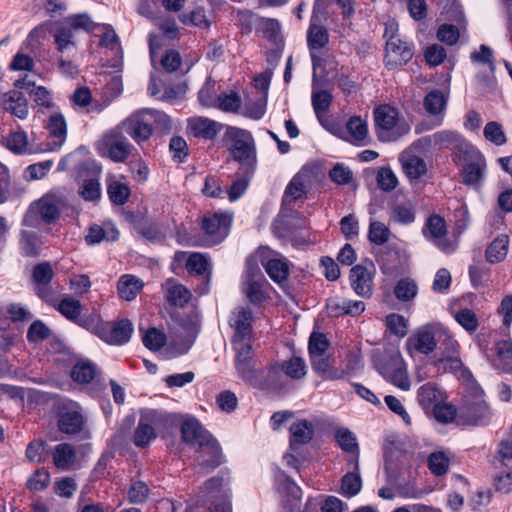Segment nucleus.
Here are the masks:
<instances>
[{
	"label": "nucleus",
	"mask_w": 512,
	"mask_h": 512,
	"mask_svg": "<svg viewBox=\"0 0 512 512\" xmlns=\"http://www.w3.org/2000/svg\"><path fill=\"white\" fill-rule=\"evenodd\" d=\"M232 217L224 213H214L203 216L201 220L202 237H182L179 233L178 241L188 246L210 247L222 242L229 234Z\"/></svg>",
	"instance_id": "1"
},
{
	"label": "nucleus",
	"mask_w": 512,
	"mask_h": 512,
	"mask_svg": "<svg viewBox=\"0 0 512 512\" xmlns=\"http://www.w3.org/2000/svg\"><path fill=\"white\" fill-rule=\"evenodd\" d=\"M375 129L377 137L382 142H393L410 131V125L398 110L381 105L374 110Z\"/></svg>",
	"instance_id": "2"
},
{
	"label": "nucleus",
	"mask_w": 512,
	"mask_h": 512,
	"mask_svg": "<svg viewBox=\"0 0 512 512\" xmlns=\"http://www.w3.org/2000/svg\"><path fill=\"white\" fill-rule=\"evenodd\" d=\"M228 134L232 141L230 151L233 159L241 165V170L245 171L247 176H252L257 164L252 135L248 131L238 128H232Z\"/></svg>",
	"instance_id": "3"
},
{
	"label": "nucleus",
	"mask_w": 512,
	"mask_h": 512,
	"mask_svg": "<svg viewBox=\"0 0 512 512\" xmlns=\"http://www.w3.org/2000/svg\"><path fill=\"white\" fill-rule=\"evenodd\" d=\"M60 216L58 200L52 195H45L33 202L26 212L23 224L29 227H39L41 223L50 224Z\"/></svg>",
	"instance_id": "4"
},
{
	"label": "nucleus",
	"mask_w": 512,
	"mask_h": 512,
	"mask_svg": "<svg viewBox=\"0 0 512 512\" xmlns=\"http://www.w3.org/2000/svg\"><path fill=\"white\" fill-rule=\"evenodd\" d=\"M243 282L244 293L252 304L257 305L265 301L267 296L264 287L268 285V282L254 257H249L246 261Z\"/></svg>",
	"instance_id": "5"
},
{
	"label": "nucleus",
	"mask_w": 512,
	"mask_h": 512,
	"mask_svg": "<svg viewBox=\"0 0 512 512\" xmlns=\"http://www.w3.org/2000/svg\"><path fill=\"white\" fill-rule=\"evenodd\" d=\"M253 312L250 308L236 307L229 317V325L234 330L232 337L233 348L252 345Z\"/></svg>",
	"instance_id": "6"
},
{
	"label": "nucleus",
	"mask_w": 512,
	"mask_h": 512,
	"mask_svg": "<svg viewBox=\"0 0 512 512\" xmlns=\"http://www.w3.org/2000/svg\"><path fill=\"white\" fill-rule=\"evenodd\" d=\"M376 367L379 373L394 386L404 391L410 389L411 382L400 354L387 355L383 361L376 364Z\"/></svg>",
	"instance_id": "7"
},
{
	"label": "nucleus",
	"mask_w": 512,
	"mask_h": 512,
	"mask_svg": "<svg viewBox=\"0 0 512 512\" xmlns=\"http://www.w3.org/2000/svg\"><path fill=\"white\" fill-rule=\"evenodd\" d=\"M137 143L148 140L153 134L152 114L150 108H143L132 113L118 127Z\"/></svg>",
	"instance_id": "8"
},
{
	"label": "nucleus",
	"mask_w": 512,
	"mask_h": 512,
	"mask_svg": "<svg viewBox=\"0 0 512 512\" xmlns=\"http://www.w3.org/2000/svg\"><path fill=\"white\" fill-rule=\"evenodd\" d=\"M181 434L184 442L197 446H203L204 451L212 456V462L216 463L217 442L203 429L201 424L194 418H187L181 424Z\"/></svg>",
	"instance_id": "9"
},
{
	"label": "nucleus",
	"mask_w": 512,
	"mask_h": 512,
	"mask_svg": "<svg viewBox=\"0 0 512 512\" xmlns=\"http://www.w3.org/2000/svg\"><path fill=\"white\" fill-rule=\"evenodd\" d=\"M422 233L426 239L433 242L435 246L446 254L453 253L458 247L456 240L445 237L447 233L446 222L439 215L434 214L427 218Z\"/></svg>",
	"instance_id": "10"
},
{
	"label": "nucleus",
	"mask_w": 512,
	"mask_h": 512,
	"mask_svg": "<svg viewBox=\"0 0 512 512\" xmlns=\"http://www.w3.org/2000/svg\"><path fill=\"white\" fill-rule=\"evenodd\" d=\"M438 323L427 324L418 328L406 340V348L409 354L414 352L428 355L437 347Z\"/></svg>",
	"instance_id": "11"
},
{
	"label": "nucleus",
	"mask_w": 512,
	"mask_h": 512,
	"mask_svg": "<svg viewBox=\"0 0 512 512\" xmlns=\"http://www.w3.org/2000/svg\"><path fill=\"white\" fill-rule=\"evenodd\" d=\"M235 351V369L237 376L245 383L256 388L261 369H257L252 355V345L233 348Z\"/></svg>",
	"instance_id": "12"
},
{
	"label": "nucleus",
	"mask_w": 512,
	"mask_h": 512,
	"mask_svg": "<svg viewBox=\"0 0 512 512\" xmlns=\"http://www.w3.org/2000/svg\"><path fill=\"white\" fill-rule=\"evenodd\" d=\"M375 266L372 262L358 264L350 270V284L353 291L362 298H370L373 294Z\"/></svg>",
	"instance_id": "13"
},
{
	"label": "nucleus",
	"mask_w": 512,
	"mask_h": 512,
	"mask_svg": "<svg viewBox=\"0 0 512 512\" xmlns=\"http://www.w3.org/2000/svg\"><path fill=\"white\" fill-rule=\"evenodd\" d=\"M203 497L214 500L209 507V512H231V505L228 501L229 493L225 489L222 477H213L207 480L202 488Z\"/></svg>",
	"instance_id": "14"
},
{
	"label": "nucleus",
	"mask_w": 512,
	"mask_h": 512,
	"mask_svg": "<svg viewBox=\"0 0 512 512\" xmlns=\"http://www.w3.org/2000/svg\"><path fill=\"white\" fill-rule=\"evenodd\" d=\"M117 128L110 131L103 137V145L107 150V156L116 163H123L127 160L134 147Z\"/></svg>",
	"instance_id": "15"
},
{
	"label": "nucleus",
	"mask_w": 512,
	"mask_h": 512,
	"mask_svg": "<svg viewBox=\"0 0 512 512\" xmlns=\"http://www.w3.org/2000/svg\"><path fill=\"white\" fill-rule=\"evenodd\" d=\"M133 331L132 323L126 319L113 323L105 322L99 332V338L111 345H123L130 340Z\"/></svg>",
	"instance_id": "16"
},
{
	"label": "nucleus",
	"mask_w": 512,
	"mask_h": 512,
	"mask_svg": "<svg viewBox=\"0 0 512 512\" xmlns=\"http://www.w3.org/2000/svg\"><path fill=\"white\" fill-rule=\"evenodd\" d=\"M413 56L411 47L396 36H392L386 43L385 63L393 69L406 64Z\"/></svg>",
	"instance_id": "17"
},
{
	"label": "nucleus",
	"mask_w": 512,
	"mask_h": 512,
	"mask_svg": "<svg viewBox=\"0 0 512 512\" xmlns=\"http://www.w3.org/2000/svg\"><path fill=\"white\" fill-rule=\"evenodd\" d=\"M58 427L65 434H76L83 430V416L76 403H71L63 408L59 415Z\"/></svg>",
	"instance_id": "18"
},
{
	"label": "nucleus",
	"mask_w": 512,
	"mask_h": 512,
	"mask_svg": "<svg viewBox=\"0 0 512 512\" xmlns=\"http://www.w3.org/2000/svg\"><path fill=\"white\" fill-rule=\"evenodd\" d=\"M261 263L269 277L277 284L282 285L290 273V261L280 254L268 258H261Z\"/></svg>",
	"instance_id": "19"
},
{
	"label": "nucleus",
	"mask_w": 512,
	"mask_h": 512,
	"mask_svg": "<svg viewBox=\"0 0 512 512\" xmlns=\"http://www.w3.org/2000/svg\"><path fill=\"white\" fill-rule=\"evenodd\" d=\"M286 386L283 368L280 363H273L266 369H261L256 388L260 390L279 391Z\"/></svg>",
	"instance_id": "20"
},
{
	"label": "nucleus",
	"mask_w": 512,
	"mask_h": 512,
	"mask_svg": "<svg viewBox=\"0 0 512 512\" xmlns=\"http://www.w3.org/2000/svg\"><path fill=\"white\" fill-rule=\"evenodd\" d=\"M166 301L175 307H184L191 299V292L173 278L162 284Z\"/></svg>",
	"instance_id": "21"
},
{
	"label": "nucleus",
	"mask_w": 512,
	"mask_h": 512,
	"mask_svg": "<svg viewBox=\"0 0 512 512\" xmlns=\"http://www.w3.org/2000/svg\"><path fill=\"white\" fill-rule=\"evenodd\" d=\"M490 363L496 370L512 374V341L500 340L495 343V355Z\"/></svg>",
	"instance_id": "22"
},
{
	"label": "nucleus",
	"mask_w": 512,
	"mask_h": 512,
	"mask_svg": "<svg viewBox=\"0 0 512 512\" xmlns=\"http://www.w3.org/2000/svg\"><path fill=\"white\" fill-rule=\"evenodd\" d=\"M2 107L6 112H9L19 119L27 118L29 113L26 97L22 92L17 90L9 91L3 95Z\"/></svg>",
	"instance_id": "23"
},
{
	"label": "nucleus",
	"mask_w": 512,
	"mask_h": 512,
	"mask_svg": "<svg viewBox=\"0 0 512 512\" xmlns=\"http://www.w3.org/2000/svg\"><path fill=\"white\" fill-rule=\"evenodd\" d=\"M50 33L54 38V43L59 52L64 53L69 48L75 46L74 31L65 20L53 22L50 25Z\"/></svg>",
	"instance_id": "24"
},
{
	"label": "nucleus",
	"mask_w": 512,
	"mask_h": 512,
	"mask_svg": "<svg viewBox=\"0 0 512 512\" xmlns=\"http://www.w3.org/2000/svg\"><path fill=\"white\" fill-rule=\"evenodd\" d=\"M460 415L470 424L484 425L489 422L492 413L484 401H477L461 407Z\"/></svg>",
	"instance_id": "25"
},
{
	"label": "nucleus",
	"mask_w": 512,
	"mask_h": 512,
	"mask_svg": "<svg viewBox=\"0 0 512 512\" xmlns=\"http://www.w3.org/2000/svg\"><path fill=\"white\" fill-rule=\"evenodd\" d=\"M486 168V160L484 156L474 151L471 156V160L464 166L463 179L466 184L476 185L478 184L483 176Z\"/></svg>",
	"instance_id": "26"
},
{
	"label": "nucleus",
	"mask_w": 512,
	"mask_h": 512,
	"mask_svg": "<svg viewBox=\"0 0 512 512\" xmlns=\"http://www.w3.org/2000/svg\"><path fill=\"white\" fill-rule=\"evenodd\" d=\"M310 360L313 371L325 380H339L345 377L344 370L333 367L326 354L315 355L310 357Z\"/></svg>",
	"instance_id": "27"
},
{
	"label": "nucleus",
	"mask_w": 512,
	"mask_h": 512,
	"mask_svg": "<svg viewBox=\"0 0 512 512\" xmlns=\"http://www.w3.org/2000/svg\"><path fill=\"white\" fill-rule=\"evenodd\" d=\"M329 42V34L325 27L317 24H311L307 33V43L311 50L313 66L318 65L319 58L315 51L325 47Z\"/></svg>",
	"instance_id": "28"
},
{
	"label": "nucleus",
	"mask_w": 512,
	"mask_h": 512,
	"mask_svg": "<svg viewBox=\"0 0 512 512\" xmlns=\"http://www.w3.org/2000/svg\"><path fill=\"white\" fill-rule=\"evenodd\" d=\"M400 162L404 173L411 180H417L427 172V164L424 159L411 152H403L400 156Z\"/></svg>",
	"instance_id": "29"
},
{
	"label": "nucleus",
	"mask_w": 512,
	"mask_h": 512,
	"mask_svg": "<svg viewBox=\"0 0 512 512\" xmlns=\"http://www.w3.org/2000/svg\"><path fill=\"white\" fill-rule=\"evenodd\" d=\"M188 129L195 137L213 139L219 131V124L205 117H192L188 119Z\"/></svg>",
	"instance_id": "30"
},
{
	"label": "nucleus",
	"mask_w": 512,
	"mask_h": 512,
	"mask_svg": "<svg viewBox=\"0 0 512 512\" xmlns=\"http://www.w3.org/2000/svg\"><path fill=\"white\" fill-rule=\"evenodd\" d=\"M119 237V231L112 223H105L104 226L92 225L89 227L85 240L88 244H98L101 241H115Z\"/></svg>",
	"instance_id": "31"
},
{
	"label": "nucleus",
	"mask_w": 512,
	"mask_h": 512,
	"mask_svg": "<svg viewBox=\"0 0 512 512\" xmlns=\"http://www.w3.org/2000/svg\"><path fill=\"white\" fill-rule=\"evenodd\" d=\"M76 462V451L74 447L68 443L58 444L53 451L54 465L63 471L73 468Z\"/></svg>",
	"instance_id": "32"
},
{
	"label": "nucleus",
	"mask_w": 512,
	"mask_h": 512,
	"mask_svg": "<svg viewBox=\"0 0 512 512\" xmlns=\"http://www.w3.org/2000/svg\"><path fill=\"white\" fill-rule=\"evenodd\" d=\"M290 447L295 450L296 446L308 443L314 433V428L311 422L306 420H298L290 427Z\"/></svg>",
	"instance_id": "33"
},
{
	"label": "nucleus",
	"mask_w": 512,
	"mask_h": 512,
	"mask_svg": "<svg viewBox=\"0 0 512 512\" xmlns=\"http://www.w3.org/2000/svg\"><path fill=\"white\" fill-rule=\"evenodd\" d=\"M277 491L287 498V502H298L301 499V489L286 474L279 472L275 477Z\"/></svg>",
	"instance_id": "34"
},
{
	"label": "nucleus",
	"mask_w": 512,
	"mask_h": 512,
	"mask_svg": "<svg viewBox=\"0 0 512 512\" xmlns=\"http://www.w3.org/2000/svg\"><path fill=\"white\" fill-rule=\"evenodd\" d=\"M509 239L506 235L496 237L487 247L485 258L491 264L502 262L508 253Z\"/></svg>",
	"instance_id": "35"
},
{
	"label": "nucleus",
	"mask_w": 512,
	"mask_h": 512,
	"mask_svg": "<svg viewBox=\"0 0 512 512\" xmlns=\"http://www.w3.org/2000/svg\"><path fill=\"white\" fill-rule=\"evenodd\" d=\"M54 308L61 313L67 320L76 323L81 316L82 305L79 300L71 297L64 296L60 301L55 302Z\"/></svg>",
	"instance_id": "36"
},
{
	"label": "nucleus",
	"mask_w": 512,
	"mask_h": 512,
	"mask_svg": "<svg viewBox=\"0 0 512 512\" xmlns=\"http://www.w3.org/2000/svg\"><path fill=\"white\" fill-rule=\"evenodd\" d=\"M449 93H445L439 89L432 90L424 98V108L431 115L441 114L447 105Z\"/></svg>",
	"instance_id": "37"
},
{
	"label": "nucleus",
	"mask_w": 512,
	"mask_h": 512,
	"mask_svg": "<svg viewBox=\"0 0 512 512\" xmlns=\"http://www.w3.org/2000/svg\"><path fill=\"white\" fill-rule=\"evenodd\" d=\"M186 269L189 273L197 275L207 274V282L210 279L211 263L206 254L199 252L191 253L186 260Z\"/></svg>",
	"instance_id": "38"
},
{
	"label": "nucleus",
	"mask_w": 512,
	"mask_h": 512,
	"mask_svg": "<svg viewBox=\"0 0 512 512\" xmlns=\"http://www.w3.org/2000/svg\"><path fill=\"white\" fill-rule=\"evenodd\" d=\"M309 176L306 171H300L297 173L289 182L285 189V198H291L292 200H298L304 197L307 193V184Z\"/></svg>",
	"instance_id": "39"
},
{
	"label": "nucleus",
	"mask_w": 512,
	"mask_h": 512,
	"mask_svg": "<svg viewBox=\"0 0 512 512\" xmlns=\"http://www.w3.org/2000/svg\"><path fill=\"white\" fill-rule=\"evenodd\" d=\"M332 95L330 92L326 90H313L311 101L314 112L316 114L317 119L321 124L324 123V119L326 117V113L332 103Z\"/></svg>",
	"instance_id": "40"
},
{
	"label": "nucleus",
	"mask_w": 512,
	"mask_h": 512,
	"mask_svg": "<svg viewBox=\"0 0 512 512\" xmlns=\"http://www.w3.org/2000/svg\"><path fill=\"white\" fill-rule=\"evenodd\" d=\"M143 287V283L133 275H123L118 283V293L126 301L136 298Z\"/></svg>",
	"instance_id": "41"
},
{
	"label": "nucleus",
	"mask_w": 512,
	"mask_h": 512,
	"mask_svg": "<svg viewBox=\"0 0 512 512\" xmlns=\"http://www.w3.org/2000/svg\"><path fill=\"white\" fill-rule=\"evenodd\" d=\"M156 438L155 428L147 422L145 417H142L134 432L133 442L138 447H146L150 442Z\"/></svg>",
	"instance_id": "42"
},
{
	"label": "nucleus",
	"mask_w": 512,
	"mask_h": 512,
	"mask_svg": "<svg viewBox=\"0 0 512 512\" xmlns=\"http://www.w3.org/2000/svg\"><path fill=\"white\" fill-rule=\"evenodd\" d=\"M50 136L58 140L62 144L67 135V124L64 116L61 113L52 114L46 125Z\"/></svg>",
	"instance_id": "43"
},
{
	"label": "nucleus",
	"mask_w": 512,
	"mask_h": 512,
	"mask_svg": "<svg viewBox=\"0 0 512 512\" xmlns=\"http://www.w3.org/2000/svg\"><path fill=\"white\" fill-rule=\"evenodd\" d=\"M390 220L401 225H409L415 220V211L410 203L396 204L391 208Z\"/></svg>",
	"instance_id": "44"
},
{
	"label": "nucleus",
	"mask_w": 512,
	"mask_h": 512,
	"mask_svg": "<svg viewBox=\"0 0 512 512\" xmlns=\"http://www.w3.org/2000/svg\"><path fill=\"white\" fill-rule=\"evenodd\" d=\"M429 143L433 145H439L446 148H457L460 147L463 139L462 137L453 131H440L429 138Z\"/></svg>",
	"instance_id": "45"
},
{
	"label": "nucleus",
	"mask_w": 512,
	"mask_h": 512,
	"mask_svg": "<svg viewBox=\"0 0 512 512\" xmlns=\"http://www.w3.org/2000/svg\"><path fill=\"white\" fill-rule=\"evenodd\" d=\"M96 376V367L89 361H79L72 369L71 377L78 383H89Z\"/></svg>",
	"instance_id": "46"
},
{
	"label": "nucleus",
	"mask_w": 512,
	"mask_h": 512,
	"mask_svg": "<svg viewBox=\"0 0 512 512\" xmlns=\"http://www.w3.org/2000/svg\"><path fill=\"white\" fill-rule=\"evenodd\" d=\"M281 366L284 376L290 377L291 379H302L307 373L306 363L304 359L300 357H292L288 361L281 363Z\"/></svg>",
	"instance_id": "47"
},
{
	"label": "nucleus",
	"mask_w": 512,
	"mask_h": 512,
	"mask_svg": "<svg viewBox=\"0 0 512 512\" xmlns=\"http://www.w3.org/2000/svg\"><path fill=\"white\" fill-rule=\"evenodd\" d=\"M130 187L126 183L120 181H112L108 184L107 193L112 203L123 205L130 196Z\"/></svg>",
	"instance_id": "48"
},
{
	"label": "nucleus",
	"mask_w": 512,
	"mask_h": 512,
	"mask_svg": "<svg viewBox=\"0 0 512 512\" xmlns=\"http://www.w3.org/2000/svg\"><path fill=\"white\" fill-rule=\"evenodd\" d=\"M439 392L433 384L427 383L422 385L417 392L419 404L425 409L434 408L438 403Z\"/></svg>",
	"instance_id": "49"
},
{
	"label": "nucleus",
	"mask_w": 512,
	"mask_h": 512,
	"mask_svg": "<svg viewBox=\"0 0 512 512\" xmlns=\"http://www.w3.org/2000/svg\"><path fill=\"white\" fill-rule=\"evenodd\" d=\"M362 487V480L358 472H349L345 474L341 481V493L345 497L357 495Z\"/></svg>",
	"instance_id": "50"
},
{
	"label": "nucleus",
	"mask_w": 512,
	"mask_h": 512,
	"mask_svg": "<svg viewBox=\"0 0 512 512\" xmlns=\"http://www.w3.org/2000/svg\"><path fill=\"white\" fill-rule=\"evenodd\" d=\"M212 455L204 451L203 446L197 448L195 461L203 472H210L214 468L218 467L221 463V449L219 444L217 443V455H216V463L212 462Z\"/></svg>",
	"instance_id": "51"
},
{
	"label": "nucleus",
	"mask_w": 512,
	"mask_h": 512,
	"mask_svg": "<svg viewBox=\"0 0 512 512\" xmlns=\"http://www.w3.org/2000/svg\"><path fill=\"white\" fill-rule=\"evenodd\" d=\"M179 18L185 25L192 24L200 28H208L211 24L205 10L201 7H197L190 12H184L179 16Z\"/></svg>",
	"instance_id": "52"
},
{
	"label": "nucleus",
	"mask_w": 512,
	"mask_h": 512,
	"mask_svg": "<svg viewBox=\"0 0 512 512\" xmlns=\"http://www.w3.org/2000/svg\"><path fill=\"white\" fill-rule=\"evenodd\" d=\"M26 457L31 462H45L49 457L48 445L42 440L30 442L26 449Z\"/></svg>",
	"instance_id": "53"
},
{
	"label": "nucleus",
	"mask_w": 512,
	"mask_h": 512,
	"mask_svg": "<svg viewBox=\"0 0 512 512\" xmlns=\"http://www.w3.org/2000/svg\"><path fill=\"white\" fill-rule=\"evenodd\" d=\"M71 29L76 32L83 30L85 32H92L97 24L90 18L88 14H75L64 19Z\"/></svg>",
	"instance_id": "54"
},
{
	"label": "nucleus",
	"mask_w": 512,
	"mask_h": 512,
	"mask_svg": "<svg viewBox=\"0 0 512 512\" xmlns=\"http://www.w3.org/2000/svg\"><path fill=\"white\" fill-rule=\"evenodd\" d=\"M347 131L352 139L360 142L366 139L368 134V126L365 120L359 116H353L346 124Z\"/></svg>",
	"instance_id": "55"
},
{
	"label": "nucleus",
	"mask_w": 512,
	"mask_h": 512,
	"mask_svg": "<svg viewBox=\"0 0 512 512\" xmlns=\"http://www.w3.org/2000/svg\"><path fill=\"white\" fill-rule=\"evenodd\" d=\"M336 441L346 452H358V442L356 436L347 428H339L335 433Z\"/></svg>",
	"instance_id": "56"
},
{
	"label": "nucleus",
	"mask_w": 512,
	"mask_h": 512,
	"mask_svg": "<svg viewBox=\"0 0 512 512\" xmlns=\"http://www.w3.org/2000/svg\"><path fill=\"white\" fill-rule=\"evenodd\" d=\"M368 237L372 243L383 245L388 242L390 238V230L384 223L372 221L369 226Z\"/></svg>",
	"instance_id": "57"
},
{
	"label": "nucleus",
	"mask_w": 512,
	"mask_h": 512,
	"mask_svg": "<svg viewBox=\"0 0 512 512\" xmlns=\"http://www.w3.org/2000/svg\"><path fill=\"white\" fill-rule=\"evenodd\" d=\"M416 283L408 278L401 279L395 286V296L401 301H409L417 295Z\"/></svg>",
	"instance_id": "58"
},
{
	"label": "nucleus",
	"mask_w": 512,
	"mask_h": 512,
	"mask_svg": "<svg viewBox=\"0 0 512 512\" xmlns=\"http://www.w3.org/2000/svg\"><path fill=\"white\" fill-rule=\"evenodd\" d=\"M449 462V458L443 452H434L428 457V467L436 476L447 473Z\"/></svg>",
	"instance_id": "59"
},
{
	"label": "nucleus",
	"mask_w": 512,
	"mask_h": 512,
	"mask_svg": "<svg viewBox=\"0 0 512 512\" xmlns=\"http://www.w3.org/2000/svg\"><path fill=\"white\" fill-rule=\"evenodd\" d=\"M483 134L486 140L492 142L496 146H502L507 141L502 126L495 121L488 122L485 125Z\"/></svg>",
	"instance_id": "60"
},
{
	"label": "nucleus",
	"mask_w": 512,
	"mask_h": 512,
	"mask_svg": "<svg viewBox=\"0 0 512 512\" xmlns=\"http://www.w3.org/2000/svg\"><path fill=\"white\" fill-rule=\"evenodd\" d=\"M21 253L25 257H33L38 254V237L35 233L23 231L20 240Z\"/></svg>",
	"instance_id": "61"
},
{
	"label": "nucleus",
	"mask_w": 512,
	"mask_h": 512,
	"mask_svg": "<svg viewBox=\"0 0 512 512\" xmlns=\"http://www.w3.org/2000/svg\"><path fill=\"white\" fill-rule=\"evenodd\" d=\"M142 341L149 350L157 351L165 345L166 336L156 328H151L145 332Z\"/></svg>",
	"instance_id": "62"
},
{
	"label": "nucleus",
	"mask_w": 512,
	"mask_h": 512,
	"mask_svg": "<svg viewBox=\"0 0 512 512\" xmlns=\"http://www.w3.org/2000/svg\"><path fill=\"white\" fill-rule=\"evenodd\" d=\"M455 320L461 325L467 332H475L478 328V318L474 311L465 308L459 310L455 314Z\"/></svg>",
	"instance_id": "63"
},
{
	"label": "nucleus",
	"mask_w": 512,
	"mask_h": 512,
	"mask_svg": "<svg viewBox=\"0 0 512 512\" xmlns=\"http://www.w3.org/2000/svg\"><path fill=\"white\" fill-rule=\"evenodd\" d=\"M238 175L239 176L233 181L232 185L227 191L230 201H236L245 193L249 185V180L252 177L247 176L245 171H242L241 174L238 173Z\"/></svg>",
	"instance_id": "64"
}]
</instances>
